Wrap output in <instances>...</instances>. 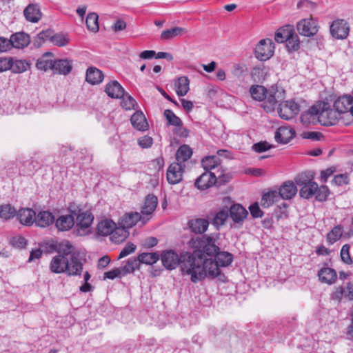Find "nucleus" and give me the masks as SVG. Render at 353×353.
<instances>
[{"label":"nucleus","instance_id":"16","mask_svg":"<svg viewBox=\"0 0 353 353\" xmlns=\"http://www.w3.org/2000/svg\"><path fill=\"white\" fill-rule=\"evenodd\" d=\"M68 267V257L62 255H56L52 257L49 268L50 271L55 274L66 273Z\"/></svg>","mask_w":353,"mask_h":353},{"label":"nucleus","instance_id":"15","mask_svg":"<svg viewBox=\"0 0 353 353\" xmlns=\"http://www.w3.org/2000/svg\"><path fill=\"white\" fill-rule=\"evenodd\" d=\"M83 263L81 259L79 258V253H73L70 259H68V267L66 274L68 276H78L81 275L83 271Z\"/></svg>","mask_w":353,"mask_h":353},{"label":"nucleus","instance_id":"19","mask_svg":"<svg viewBox=\"0 0 353 353\" xmlns=\"http://www.w3.org/2000/svg\"><path fill=\"white\" fill-rule=\"evenodd\" d=\"M10 38L12 48L23 49L27 47L30 42V36L23 32L14 33Z\"/></svg>","mask_w":353,"mask_h":353},{"label":"nucleus","instance_id":"9","mask_svg":"<svg viewBox=\"0 0 353 353\" xmlns=\"http://www.w3.org/2000/svg\"><path fill=\"white\" fill-rule=\"evenodd\" d=\"M184 170V164L176 162L172 163L168 168L166 172L168 182L171 185L179 183L183 180Z\"/></svg>","mask_w":353,"mask_h":353},{"label":"nucleus","instance_id":"33","mask_svg":"<svg viewBox=\"0 0 353 353\" xmlns=\"http://www.w3.org/2000/svg\"><path fill=\"white\" fill-rule=\"evenodd\" d=\"M294 32L292 26L290 25L285 26L279 28L275 33L274 39L277 43H283L292 37Z\"/></svg>","mask_w":353,"mask_h":353},{"label":"nucleus","instance_id":"61","mask_svg":"<svg viewBox=\"0 0 353 353\" xmlns=\"http://www.w3.org/2000/svg\"><path fill=\"white\" fill-rule=\"evenodd\" d=\"M345 289L343 286H338L335 288L334 292L332 294L331 298L332 300L341 302L343 296L346 293Z\"/></svg>","mask_w":353,"mask_h":353},{"label":"nucleus","instance_id":"5","mask_svg":"<svg viewBox=\"0 0 353 353\" xmlns=\"http://www.w3.org/2000/svg\"><path fill=\"white\" fill-rule=\"evenodd\" d=\"M68 210L70 213L74 214V218L76 217L77 233L79 235L85 234L92 223V214L89 211L83 210L79 205L74 203H70Z\"/></svg>","mask_w":353,"mask_h":353},{"label":"nucleus","instance_id":"62","mask_svg":"<svg viewBox=\"0 0 353 353\" xmlns=\"http://www.w3.org/2000/svg\"><path fill=\"white\" fill-rule=\"evenodd\" d=\"M47 39L50 40V32L46 31L40 32L35 37L34 44L35 46L40 47Z\"/></svg>","mask_w":353,"mask_h":353},{"label":"nucleus","instance_id":"42","mask_svg":"<svg viewBox=\"0 0 353 353\" xmlns=\"http://www.w3.org/2000/svg\"><path fill=\"white\" fill-rule=\"evenodd\" d=\"M139 261L141 263L146 265H152L159 259V255L157 252L147 253L143 252L137 256Z\"/></svg>","mask_w":353,"mask_h":353},{"label":"nucleus","instance_id":"17","mask_svg":"<svg viewBox=\"0 0 353 353\" xmlns=\"http://www.w3.org/2000/svg\"><path fill=\"white\" fill-rule=\"evenodd\" d=\"M16 216L20 223L26 226H31L36 219V212L31 208H21Z\"/></svg>","mask_w":353,"mask_h":353},{"label":"nucleus","instance_id":"2","mask_svg":"<svg viewBox=\"0 0 353 353\" xmlns=\"http://www.w3.org/2000/svg\"><path fill=\"white\" fill-rule=\"evenodd\" d=\"M250 93L253 99L263 101L262 108L267 112H273L278 105V102L284 100L285 97V90L276 85L266 89L263 85H254L250 88Z\"/></svg>","mask_w":353,"mask_h":353},{"label":"nucleus","instance_id":"20","mask_svg":"<svg viewBox=\"0 0 353 353\" xmlns=\"http://www.w3.org/2000/svg\"><path fill=\"white\" fill-rule=\"evenodd\" d=\"M144 219L145 217H142L138 212L127 213L121 217L119 225L128 230L136 225L139 221H142L143 223H145L146 221Z\"/></svg>","mask_w":353,"mask_h":353},{"label":"nucleus","instance_id":"30","mask_svg":"<svg viewBox=\"0 0 353 353\" xmlns=\"http://www.w3.org/2000/svg\"><path fill=\"white\" fill-rule=\"evenodd\" d=\"M72 68V62L67 59L54 60L53 71L61 74H68Z\"/></svg>","mask_w":353,"mask_h":353},{"label":"nucleus","instance_id":"41","mask_svg":"<svg viewBox=\"0 0 353 353\" xmlns=\"http://www.w3.org/2000/svg\"><path fill=\"white\" fill-rule=\"evenodd\" d=\"M50 41L59 47H63L70 43V37L68 34L63 33H57L54 35L50 34Z\"/></svg>","mask_w":353,"mask_h":353},{"label":"nucleus","instance_id":"57","mask_svg":"<svg viewBox=\"0 0 353 353\" xmlns=\"http://www.w3.org/2000/svg\"><path fill=\"white\" fill-rule=\"evenodd\" d=\"M296 134H275L274 139L279 144H287L292 140Z\"/></svg>","mask_w":353,"mask_h":353},{"label":"nucleus","instance_id":"21","mask_svg":"<svg viewBox=\"0 0 353 353\" xmlns=\"http://www.w3.org/2000/svg\"><path fill=\"white\" fill-rule=\"evenodd\" d=\"M130 121L134 128L138 131L144 132L148 130V123L141 111H136L132 115Z\"/></svg>","mask_w":353,"mask_h":353},{"label":"nucleus","instance_id":"55","mask_svg":"<svg viewBox=\"0 0 353 353\" xmlns=\"http://www.w3.org/2000/svg\"><path fill=\"white\" fill-rule=\"evenodd\" d=\"M272 148V145L269 143L268 142L264 141H259L256 143H254L252 146V150L257 153H261L263 152H265Z\"/></svg>","mask_w":353,"mask_h":353},{"label":"nucleus","instance_id":"28","mask_svg":"<svg viewBox=\"0 0 353 353\" xmlns=\"http://www.w3.org/2000/svg\"><path fill=\"white\" fill-rule=\"evenodd\" d=\"M209 225V222L205 219H195L189 221L188 226L190 229L195 234L204 233Z\"/></svg>","mask_w":353,"mask_h":353},{"label":"nucleus","instance_id":"29","mask_svg":"<svg viewBox=\"0 0 353 353\" xmlns=\"http://www.w3.org/2000/svg\"><path fill=\"white\" fill-rule=\"evenodd\" d=\"M103 74L102 72L95 68L90 67L86 71V81L92 85H97L100 83L103 79Z\"/></svg>","mask_w":353,"mask_h":353},{"label":"nucleus","instance_id":"43","mask_svg":"<svg viewBox=\"0 0 353 353\" xmlns=\"http://www.w3.org/2000/svg\"><path fill=\"white\" fill-rule=\"evenodd\" d=\"M139 266L140 262L139 261L138 258H131L127 261L125 265L121 266V268L124 276H125L128 274L133 273L136 270H139Z\"/></svg>","mask_w":353,"mask_h":353},{"label":"nucleus","instance_id":"31","mask_svg":"<svg viewBox=\"0 0 353 353\" xmlns=\"http://www.w3.org/2000/svg\"><path fill=\"white\" fill-rule=\"evenodd\" d=\"M30 68V63L26 60L14 59L10 61V70L14 74H20L28 71Z\"/></svg>","mask_w":353,"mask_h":353},{"label":"nucleus","instance_id":"35","mask_svg":"<svg viewBox=\"0 0 353 353\" xmlns=\"http://www.w3.org/2000/svg\"><path fill=\"white\" fill-rule=\"evenodd\" d=\"M55 251L58 253L57 255H62L67 257L68 255H72L74 253V246L68 241H63L55 245Z\"/></svg>","mask_w":353,"mask_h":353},{"label":"nucleus","instance_id":"6","mask_svg":"<svg viewBox=\"0 0 353 353\" xmlns=\"http://www.w3.org/2000/svg\"><path fill=\"white\" fill-rule=\"evenodd\" d=\"M187 254H190V252H184L179 256L178 254L173 250H165L161 254V261L163 266L168 270H174L175 269L178 265H180L181 271L183 275H190L191 276V274L185 273L182 270V262L183 261V256Z\"/></svg>","mask_w":353,"mask_h":353},{"label":"nucleus","instance_id":"50","mask_svg":"<svg viewBox=\"0 0 353 353\" xmlns=\"http://www.w3.org/2000/svg\"><path fill=\"white\" fill-rule=\"evenodd\" d=\"M121 105L126 110H131L135 108L137 102L132 97L128 94H124L121 97Z\"/></svg>","mask_w":353,"mask_h":353},{"label":"nucleus","instance_id":"25","mask_svg":"<svg viewBox=\"0 0 353 353\" xmlns=\"http://www.w3.org/2000/svg\"><path fill=\"white\" fill-rule=\"evenodd\" d=\"M297 192V188L294 183L291 181L285 182L279 188L278 194L280 199H290L293 198Z\"/></svg>","mask_w":353,"mask_h":353},{"label":"nucleus","instance_id":"59","mask_svg":"<svg viewBox=\"0 0 353 353\" xmlns=\"http://www.w3.org/2000/svg\"><path fill=\"white\" fill-rule=\"evenodd\" d=\"M350 246L348 244H345L343 245L341 250V260L346 264H352V260L350 255Z\"/></svg>","mask_w":353,"mask_h":353},{"label":"nucleus","instance_id":"56","mask_svg":"<svg viewBox=\"0 0 353 353\" xmlns=\"http://www.w3.org/2000/svg\"><path fill=\"white\" fill-rule=\"evenodd\" d=\"M349 176L348 174H340L335 175L332 181V183L337 186H341L349 183Z\"/></svg>","mask_w":353,"mask_h":353},{"label":"nucleus","instance_id":"22","mask_svg":"<svg viewBox=\"0 0 353 353\" xmlns=\"http://www.w3.org/2000/svg\"><path fill=\"white\" fill-rule=\"evenodd\" d=\"M23 14L27 21L31 23L38 22L42 16L40 8L37 4H29L23 10Z\"/></svg>","mask_w":353,"mask_h":353},{"label":"nucleus","instance_id":"7","mask_svg":"<svg viewBox=\"0 0 353 353\" xmlns=\"http://www.w3.org/2000/svg\"><path fill=\"white\" fill-rule=\"evenodd\" d=\"M274 48V43L271 39H261L255 47V57L260 61H267L273 56Z\"/></svg>","mask_w":353,"mask_h":353},{"label":"nucleus","instance_id":"24","mask_svg":"<svg viewBox=\"0 0 353 353\" xmlns=\"http://www.w3.org/2000/svg\"><path fill=\"white\" fill-rule=\"evenodd\" d=\"M105 93L112 99L121 98L125 94V90L121 84L117 81H111L105 88Z\"/></svg>","mask_w":353,"mask_h":353},{"label":"nucleus","instance_id":"26","mask_svg":"<svg viewBox=\"0 0 353 353\" xmlns=\"http://www.w3.org/2000/svg\"><path fill=\"white\" fill-rule=\"evenodd\" d=\"M318 276L322 283L329 285L335 283L337 279L336 271L330 268H321L318 272Z\"/></svg>","mask_w":353,"mask_h":353},{"label":"nucleus","instance_id":"27","mask_svg":"<svg viewBox=\"0 0 353 353\" xmlns=\"http://www.w3.org/2000/svg\"><path fill=\"white\" fill-rule=\"evenodd\" d=\"M54 222V216L49 211H41L36 215L34 223L41 228H46Z\"/></svg>","mask_w":353,"mask_h":353},{"label":"nucleus","instance_id":"23","mask_svg":"<svg viewBox=\"0 0 353 353\" xmlns=\"http://www.w3.org/2000/svg\"><path fill=\"white\" fill-rule=\"evenodd\" d=\"M158 204V199L153 194H149L146 196L145 203L141 209L142 215L148 216L146 221L150 219V216L155 210Z\"/></svg>","mask_w":353,"mask_h":353},{"label":"nucleus","instance_id":"40","mask_svg":"<svg viewBox=\"0 0 353 353\" xmlns=\"http://www.w3.org/2000/svg\"><path fill=\"white\" fill-rule=\"evenodd\" d=\"M317 188L318 184L316 182L312 181L310 183L301 187L299 191V194L302 198L309 199L314 196Z\"/></svg>","mask_w":353,"mask_h":353},{"label":"nucleus","instance_id":"52","mask_svg":"<svg viewBox=\"0 0 353 353\" xmlns=\"http://www.w3.org/2000/svg\"><path fill=\"white\" fill-rule=\"evenodd\" d=\"M228 218V212L226 210H221L213 218V224L216 226H220L225 223Z\"/></svg>","mask_w":353,"mask_h":353},{"label":"nucleus","instance_id":"45","mask_svg":"<svg viewBox=\"0 0 353 353\" xmlns=\"http://www.w3.org/2000/svg\"><path fill=\"white\" fill-rule=\"evenodd\" d=\"M343 234V227L341 225H337L327 233V241L330 244H333L336 241L340 239Z\"/></svg>","mask_w":353,"mask_h":353},{"label":"nucleus","instance_id":"34","mask_svg":"<svg viewBox=\"0 0 353 353\" xmlns=\"http://www.w3.org/2000/svg\"><path fill=\"white\" fill-rule=\"evenodd\" d=\"M129 235L128 230L120 225L117 228L115 226L112 234H110L111 241L115 243H120L124 241Z\"/></svg>","mask_w":353,"mask_h":353},{"label":"nucleus","instance_id":"58","mask_svg":"<svg viewBox=\"0 0 353 353\" xmlns=\"http://www.w3.org/2000/svg\"><path fill=\"white\" fill-rule=\"evenodd\" d=\"M137 245L132 243H128L121 250L118 256V259H121L123 257L128 256L129 254L135 252Z\"/></svg>","mask_w":353,"mask_h":353},{"label":"nucleus","instance_id":"13","mask_svg":"<svg viewBox=\"0 0 353 353\" xmlns=\"http://www.w3.org/2000/svg\"><path fill=\"white\" fill-rule=\"evenodd\" d=\"M350 32V27L345 20L338 19L334 21L330 26V32L332 35L339 39H345Z\"/></svg>","mask_w":353,"mask_h":353},{"label":"nucleus","instance_id":"47","mask_svg":"<svg viewBox=\"0 0 353 353\" xmlns=\"http://www.w3.org/2000/svg\"><path fill=\"white\" fill-rule=\"evenodd\" d=\"M98 18V15L94 12L89 13L87 15L85 23L88 29L93 32L99 30Z\"/></svg>","mask_w":353,"mask_h":353},{"label":"nucleus","instance_id":"54","mask_svg":"<svg viewBox=\"0 0 353 353\" xmlns=\"http://www.w3.org/2000/svg\"><path fill=\"white\" fill-rule=\"evenodd\" d=\"M313 178L314 176L312 174L305 172L298 175L295 179V181L296 185L303 187V185H306L312 182Z\"/></svg>","mask_w":353,"mask_h":353},{"label":"nucleus","instance_id":"11","mask_svg":"<svg viewBox=\"0 0 353 353\" xmlns=\"http://www.w3.org/2000/svg\"><path fill=\"white\" fill-rule=\"evenodd\" d=\"M229 211L230 216L235 228L241 227L248 215L247 210L240 204L232 205Z\"/></svg>","mask_w":353,"mask_h":353},{"label":"nucleus","instance_id":"39","mask_svg":"<svg viewBox=\"0 0 353 353\" xmlns=\"http://www.w3.org/2000/svg\"><path fill=\"white\" fill-rule=\"evenodd\" d=\"M279 199V194H278L277 191H269L263 195L261 204L263 208H267L272 205L274 203L278 201Z\"/></svg>","mask_w":353,"mask_h":353},{"label":"nucleus","instance_id":"46","mask_svg":"<svg viewBox=\"0 0 353 353\" xmlns=\"http://www.w3.org/2000/svg\"><path fill=\"white\" fill-rule=\"evenodd\" d=\"M214 172L217 173L216 174V185H221L225 183H228L232 179V174L229 172L225 173V170L222 168V167H220Z\"/></svg>","mask_w":353,"mask_h":353},{"label":"nucleus","instance_id":"63","mask_svg":"<svg viewBox=\"0 0 353 353\" xmlns=\"http://www.w3.org/2000/svg\"><path fill=\"white\" fill-rule=\"evenodd\" d=\"M10 244L14 248H23L26 245V240L21 236H13L10 239Z\"/></svg>","mask_w":353,"mask_h":353},{"label":"nucleus","instance_id":"37","mask_svg":"<svg viewBox=\"0 0 353 353\" xmlns=\"http://www.w3.org/2000/svg\"><path fill=\"white\" fill-rule=\"evenodd\" d=\"M187 30L181 27H174L170 29L163 30L161 34V39L162 40H170L174 37L181 36L186 33Z\"/></svg>","mask_w":353,"mask_h":353},{"label":"nucleus","instance_id":"14","mask_svg":"<svg viewBox=\"0 0 353 353\" xmlns=\"http://www.w3.org/2000/svg\"><path fill=\"white\" fill-rule=\"evenodd\" d=\"M216 173L215 172L205 171L201 174L195 181L194 185L201 190H206L213 185H216Z\"/></svg>","mask_w":353,"mask_h":353},{"label":"nucleus","instance_id":"1","mask_svg":"<svg viewBox=\"0 0 353 353\" xmlns=\"http://www.w3.org/2000/svg\"><path fill=\"white\" fill-rule=\"evenodd\" d=\"M182 270L191 274L190 280L193 283L202 281L206 276L214 279L221 274L219 266L226 267L233 261V255L228 252H219L212 258L205 259L202 256H193L190 254L183 256Z\"/></svg>","mask_w":353,"mask_h":353},{"label":"nucleus","instance_id":"18","mask_svg":"<svg viewBox=\"0 0 353 353\" xmlns=\"http://www.w3.org/2000/svg\"><path fill=\"white\" fill-rule=\"evenodd\" d=\"M75 224L74 214L70 213L59 216L56 221L55 226L59 231L65 232L68 231L72 228Z\"/></svg>","mask_w":353,"mask_h":353},{"label":"nucleus","instance_id":"4","mask_svg":"<svg viewBox=\"0 0 353 353\" xmlns=\"http://www.w3.org/2000/svg\"><path fill=\"white\" fill-rule=\"evenodd\" d=\"M189 246L194 250L193 254L190 253L192 256L201 255L205 259L215 256L219 251V248L215 244V239L212 236L192 238Z\"/></svg>","mask_w":353,"mask_h":353},{"label":"nucleus","instance_id":"3","mask_svg":"<svg viewBox=\"0 0 353 353\" xmlns=\"http://www.w3.org/2000/svg\"><path fill=\"white\" fill-rule=\"evenodd\" d=\"M340 118V114L331 108L328 103L321 102L314 105L309 110V112L302 114L301 121L305 123V120L317 119L318 122L325 126L336 125Z\"/></svg>","mask_w":353,"mask_h":353},{"label":"nucleus","instance_id":"53","mask_svg":"<svg viewBox=\"0 0 353 353\" xmlns=\"http://www.w3.org/2000/svg\"><path fill=\"white\" fill-rule=\"evenodd\" d=\"M164 116L170 125L179 127L181 125V119L176 117L174 113L170 110H165Z\"/></svg>","mask_w":353,"mask_h":353},{"label":"nucleus","instance_id":"64","mask_svg":"<svg viewBox=\"0 0 353 353\" xmlns=\"http://www.w3.org/2000/svg\"><path fill=\"white\" fill-rule=\"evenodd\" d=\"M12 49L10 38L6 39L3 37H0V53L6 52Z\"/></svg>","mask_w":353,"mask_h":353},{"label":"nucleus","instance_id":"44","mask_svg":"<svg viewBox=\"0 0 353 353\" xmlns=\"http://www.w3.org/2000/svg\"><path fill=\"white\" fill-rule=\"evenodd\" d=\"M17 215V211L10 204L0 205V218L6 221Z\"/></svg>","mask_w":353,"mask_h":353},{"label":"nucleus","instance_id":"36","mask_svg":"<svg viewBox=\"0 0 353 353\" xmlns=\"http://www.w3.org/2000/svg\"><path fill=\"white\" fill-rule=\"evenodd\" d=\"M190 81L188 77H181L175 81V90L179 96H185L189 91Z\"/></svg>","mask_w":353,"mask_h":353},{"label":"nucleus","instance_id":"10","mask_svg":"<svg viewBox=\"0 0 353 353\" xmlns=\"http://www.w3.org/2000/svg\"><path fill=\"white\" fill-rule=\"evenodd\" d=\"M297 30L301 35L311 37L318 32L317 21L312 19H304L297 23Z\"/></svg>","mask_w":353,"mask_h":353},{"label":"nucleus","instance_id":"8","mask_svg":"<svg viewBox=\"0 0 353 353\" xmlns=\"http://www.w3.org/2000/svg\"><path fill=\"white\" fill-rule=\"evenodd\" d=\"M278 113L280 117L283 119H291L299 112V105L294 100H281L278 102Z\"/></svg>","mask_w":353,"mask_h":353},{"label":"nucleus","instance_id":"60","mask_svg":"<svg viewBox=\"0 0 353 353\" xmlns=\"http://www.w3.org/2000/svg\"><path fill=\"white\" fill-rule=\"evenodd\" d=\"M153 139L148 134L141 137L138 139V144L142 148H148L152 146Z\"/></svg>","mask_w":353,"mask_h":353},{"label":"nucleus","instance_id":"32","mask_svg":"<svg viewBox=\"0 0 353 353\" xmlns=\"http://www.w3.org/2000/svg\"><path fill=\"white\" fill-rule=\"evenodd\" d=\"M192 155V150L188 145H183L179 148L176 152V163L183 164L188 161Z\"/></svg>","mask_w":353,"mask_h":353},{"label":"nucleus","instance_id":"38","mask_svg":"<svg viewBox=\"0 0 353 353\" xmlns=\"http://www.w3.org/2000/svg\"><path fill=\"white\" fill-rule=\"evenodd\" d=\"M116 224L112 220L105 219L101 221L97 225V231L100 235H110L114 229Z\"/></svg>","mask_w":353,"mask_h":353},{"label":"nucleus","instance_id":"12","mask_svg":"<svg viewBox=\"0 0 353 353\" xmlns=\"http://www.w3.org/2000/svg\"><path fill=\"white\" fill-rule=\"evenodd\" d=\"M224 154H229L226 150H219L217 151V155L207 156L203 158L201 164L203 169L208 172L216 171L220 168L221 159L219 156H223Z\"/></svg>","mask_w":353,"mask_h":353},{"label":"nucleus","instance_id":"49","mask_svg":"<svg viewBox=\"0 0 353 353\" xmlns=\"http://www.w3.org/2000/svg\"><path fill=\"white\" fill-rule=\"evenodd\" d=\"M286 48L289 52L296 51L300 47L299 36L294 32L286 41Z\"/></svg>","mask_w":353,"mask_h":353},{"label":"nucleus","instance_id":"51","mask_svg":"<svg viewBox=\"0 0 353 353\" xmlns=\"http://www.w3.org/2000/svg\"><path fill=\"white\" fill-rule=\"evenodd\" d=\"M330 194V190L327 186L326 185H318V188L315 192V199L319 201H325L327 199V197Z\"/></svg>","mask_w":353,"mask_h":353},{"label":"nucleus","instance_id":"48","mask_svg":"<svg viewBox=\"0 0 353 353\" xmlns=\"http://www.w3.org/2000/svg\"><path fill=\"white\" fill-rule=\"evenodd\" d=\"M47 53L43 57L39 59L37 61L36 66L39 70L46 71L48 69L53 70L54 61L46 59Z\"/></svg>","mask_w":353,"mask_h":353}]
</instances>
